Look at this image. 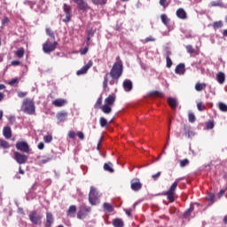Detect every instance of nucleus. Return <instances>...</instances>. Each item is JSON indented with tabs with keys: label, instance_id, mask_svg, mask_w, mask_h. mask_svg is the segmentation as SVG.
Wrapping results in <instances>:
<instances>
[{
	"label": "nucleus",
	"instance_id": "nucleus-1",
	"mask_svg": "<svg viewBox=\"0 0 227 227\" xmlns=\"http://www.w3.org/2000/svg\"><path fill=\"white\" fill-rule=\"evenodd\" d=\"M123 74V62L121 60H119L115 63H114L112 69L110 70V73H106L104 77L103 81V89L108 90V82L111 84V86L114 85V81L118 82V80L121 77ZM109 75L112 77V81L109 82Z\"/></svg>",
	"mask_w": 227,
	"mask_h": 227
},
{
	"label": "nucleus",
	"instance_id": "nucleus-2",
	"mask_svg": "<svg viewBox=\"0 0 227 227\" xmlns=\"http://www.w3.org/2000/svg\"><path fill=\"white\" fill-rule=\"evenodd\" d=\"M21 111H23L25 114H35L36 111V107L35 106V101L31 98H25L22 102Z\"/></svg>",
	"mask_w": 227,
	"mask_h": 227
},
{
	"label": "nucleus",
	"instance_id": "nucleus-3",
	"mask_svg": "<svg viewBox=\"0 0 227 227\" xmlns=\"http://www.w3.org/2000/svg\"><path fill=\"white\" fill-rule=\"evenodd\" d=\"M178 184H180V179H176L172 185L170 186V188L168 189V191L165 192L163 193V196H167V199L168 200V201L170 203H174L175 202V192L176 191V187H178Z\"/></svg>",
	"mask_w": 227,
	"mask_h": 227
},
{
	"label": "nucleus",
	"instance_id": "nucleus-4",
	"mask_svg": "<svg viewBox=\"0 0 227 227\" xmlns=\"http://www.w3.org/2000/svg\"><path fill=\"white\" fill-rule=\"evenodd\" d=\"M100 200V194L95 186H90L89 192V202L92 205H98Z\"/></svg>",
	"mask_w": 227,
	"mask_h": 227
},
{
	"label": "nucleus",
	"instance_id": "nucleus-5",
	"mask_svg": "<svg viewBox=\"0 0 227 227\" xmlns=\"http://www.w3.org/2000/svg\"><path fill=\"white\" fill-rule=\"evenodd\" d=\"M57 47L58 42L54 41L53 43H51V41L47 40L43 44V51L45 54H51V52H54V51H56Z\"/></svg>",
	"mask_w": 227,
	"mask_h": 227
},
{
	"label": "nucleus",
	"instance_id": "nucleus-6",
	"mask_svg": "<svg viewBox=\"0 0 227 227\" xmlns=\"http://www.w3.org/2000/svg\"><path fill=\"white\" fill-rule=\"evenodd\" d=\"M91 212V207L82 205L77 212V219H85Z\"/></svg>",
	"mask_w": 227,
	"mask_h": 227
},
{
	"label": "nucleus",
	"instance_id": "nucleus-7",
	"mask_svg": "<svg viewBox=\"0 0 227 227\" xmlns=\"http://www.w3.org/2000/svg\"><path fill=\"white\" fill-rule=\"evenodd\" d=\"M28 217L33 224H35L37 226H40V224H42V216L40 214H38V212L36 211L30 212Z\"/></svg>",
	"mask_w": 227,
	"mask_h": 227
},
{
	"label": "nucleus",
	"instance_id": "nucleus-8",
	"mask_svg": "<svg viewBox=\"0 0 227 227\" xmlns=\"http://www.w3.org/2000/svg\"><path fill=\"white\" fill-rule=\"evenodd\" d=\"M16 149L23 153H29L30 152L29 144H27L26 141H18L16 143Z\"/></svg>",
	"mask_w": 227,
	"mask_h": 227
},
{
	"label": "nucleus",
	"instance_id": "nucleus-9",
	"mask_svg": "<svg viewBox=\"0 0 227 227\" xmlns=\"http://www.w3.org/2000/svg\"><path fill=\"white\" fill-rule=\"evenodd\" d=\"M74 2L75 4H77V10L79 12H88V10H91V7L86 3L84 0H72Z\"/></svg>",
	"mask_w": 227,
	"mask_h": 227
},
{
	"label": "nucleus",
	"instance_id": "nucleus-10",
	"mask_svg": "<svg viewBox=\"0 0 227 227\" xmlns=\"http://www.w3.org/2000/svg\"><path fill=\"white\" fill-rule=\"evenodd\" d=\"M63 11L66 14V18L63 20V22L66 24L72 20V7L67 4L63 5Z\"/></svg>",
	"mask_w": 227,
	"mask_h": 227
},
{
	"label": "nucleus",
	"instance_id": "nucleus-11",
	"mask_svg": "<svg viewBox=\"0 0 227 227\" xmlns=\"http://www.w3.org/2000/svg\"><path fill=\"white\" fill-rule=\"evenodd\" d=\"M27 155L19 152H14V160L18 164H26V162H27Z\"/></svg>",
	"mask_w": 227,
	"mask_h": 227
},
{
	"label": "nucleus",
	"instance_id": "nucleus-12",
	"mask_svg": "<svg viewBox=\"0 0 227 227\" xmlns=\"http://www.w3.org/2000/svg\"><path fill=\"white\" fill-rule=\"evenodd\" d=\"M130 187L132 191H135V192H137V191H141V189L143 188V184H141V181L139 180V178H136L131 180Z\"/></svg>",
	"mask_w": 227,
	"mask_h": 227
},
{
	"label": "nucleus",
	"instance_id": "nucleus-13",
	"mask_svg": "<svg viewBox=\"0 0 227 227\" xmlns=\"http://www.w3.org/2000/svg\"><path fill=\"white\" fill-rule=\"evenodd\" d=\"M52 224H54V215L51 212H46L44 227H52Z\"/></svg>",
	"mask_w": 227,
	"mask_h": 227
},
{
	"label": "nucleus",
	"instance_id": "nucleus-14",
	"mask_svg": "<svg viewBox=\"0 0 227 227\" xmlns=\"http://www.w3.org/2000/svg\"><path fill=\"white\" fill-rule=\"evenodd\" d=\"M93 67V60H90L87 65L83 66L80 70L76 72L78 75H84L88 72V69Z\"/></svg>",
	"mask_w": 227,
	"mask_h": 227
},
{
	"label": "nucleus",
	"instance_id": "nucleus-15",
	"mask_svg": "<svg viewBox=\"0 0 227 227\" xmlns=\"http://www.w3.org/2000/svg\"><path fill=\"white\" fill-rule=\"evenodd\" d=\"M67 103L68 102L67 101V99L57 98V99L53 100L51 104L55 107H63L64 106H67Z\"/></svg>",
	"mask_w": 227,
	"mask_h": 227
},
{
	"label": "nucleus",
	"instance_id": "nucleus-16",
	"mask_svg": "<svg viewBox=\"0 0 227 227\" xmlns=\"http://www.w3.org/2000/svg\"><path fill=\"white\" fill-rule=\"evenodd\" d=\"M175 73L179 75H184L185 74V64L180 63L176 67Z\"/></svg>",
	"mask_w": 227,
	"mask_h": 227
},
{
	"label": "nucleus",
	"instance_id": "nucleus-17",
	"mask_svg": "<svg viewBox=\"0 0 227 227\" xmlns=\"http://www.w3.org/2000/svg\"><path fill=\"white\" fill-rule=\"evenodd\" d=\"M176 15L178 19H181L182 20H185V19H187V12H185V10H184V8L177 9Z\"/></svg>",
	"mask_w": 227,
	"mask_h": 227
},
{
	"label": "nucleus",
	"instance_id": "nucleus-18",
	"mask_svg": "<svg viewBox=\"0 0 227 227\" xmlns=\"http://www.w3.org/2000/svg\"><path fill=\"white\" fill-rule=\"evenodd\" d=\"M75 212H77V207L75 205L70 206L67 211V217H75Z\"/></svg>",
	"mask_w": 227,
	"mask_h": 227
},
{
	"label": "nucleus",
	"instance_id": "nucleus-19",
	"mask_svg": "<svg viewBox=\"0 0 227 227\" xmlns=\"http://www.w3.org/2000/svg\"><path fill=\"white\" fill-rule=\"evenodd\" d=\"M114 102H116V97L114 95H109L106 99H105V105L106 106H114Z\"/></svg>",
	"mask_w": 227,
	"mask_h": 227
},
{
	"label": "nucleus",
	"instance_id": "nucleus-20",
	"mask_svg": "<svg viewBox=\"0 0 227 227\" xmlns=\"http://www.w3.org/2000/svg\"><path fill=\"white\" fill-rule=\"evenodd\" d=\"M122 87L125 91H132V88H133L132 81L125 80L122 83Z\"/></svg>",
	"mask_w": 227,
	"mask_h": 227
},
{
	"label": "nucleus",
	"instance_id": "nucleus-21",
	"mask_svg": "<svg viewBox=\"0 0 227 227\" xmlns=\"http://www.w3.org/2000/svg\"><path fill=\"white\" fill-rule=\"evenodd\" d=\"M168 104L171 109H176L178 107V101L175 98H168Z\"/></svg>",
	"mask_w": 227,
	"mask_h": 227
},
{
	"label": "nucleus",
	"instance_id": "nucleus-22",
	"mask_svg": "<svg viewBox=\"0 0 227 227\" xmlns=\"http://www.w3.org/2000/svg\"><path fill=\"white\" fill-rule=\"evenodd\" d=\"M216 81L219 82V84H224V81H226V76L224 75V73L219 72L216 74Z\"/></svg>",
	"mask_w": 227,
	"mask_h": 227
},
{
	"label": "nucleus",
	"instance_id": "nucleus-23",
	"mask_svg": "<svg viewBox=\"0 0 227 227\" xmlns=\"http://www.w3.org/2000/svg\"><path fill=\"white\" fill-rule=\"evenodd\" d=\"M3 134L6 139H10L12 137V128L4 127L3 129Z\"/></svg>",
	"mask_w": 227,
	"mask_h": 227
},
{
	"label": "nucleus",
	"instance_id": "nucleus-24",
	"mask_svg": "<svg viewBox=\"0 0 227 227\" xmlns=\"http://www.w3.org/2000/svg\"><path fill=\"white\" fill-rule=\"evenodd\" d=\"M101 111L104 114H111V113H113V108L110 105H104L101 107Z\"/></svg>",
	"mask_w": 227,
	"mask_h": 227
},
{
	"label": "nucleus",
	"instance_id": "nucleus-25",
	"mask_svg": "<svg viewBox=\"0 0 227 227\" xmlns=\"http://www.w3.org/2000/svg\"><path fill=\"white\" fill-rule=\"evenodd\" d=\"M149 97H155L158 98H162V97H164V93H162L159 90H152L149 92Z\"/></svg>",
	"mask_w": 227,
	"mask_h": 227
},
{
	"label": "nucleus",
	"instance_id": "nucleus-26",
	"mask_svg": "<svg viewBox=\"0 0 227 227\" xmlns=\"http://www.w3.org/2000/svg\"><path fill=\"white\" fill-rule=\"evenodd\" d=\"M113 226H114V227H123L124 226L123 220H121L120 218L114 219Z\"/></svg>",
	"mask_w": 227,
	"mask_h": 227
},
{
	"label": "nucleus",
	"instance_id": "nucleus-27",
	"mask_svg": "<svg viewBox=\"0 0 227 227\" xmlns=\"http://www.w3.org/2000/svg\"><path fill=\"white\" fill-rule=\"evenodd\" d=\"M205 88H207V83L203 82H197L195 84V90L196 91H203V90H205Z\"/></svg>",
	"mask_w": 227,
	"mask_h": 227
},
{
	"label": "nucleus",
	"instance_id": "nucleus-28",
	"mask_svg": "<svg viewBox=\"0 0 227 227\" xmlns=\"http://www.w3.org/2000/svg\"><path fill=\"white\" fill-rule=\"evenodd\" d=\"M67 116H68V114L67 113H59V114H57V119L60 122L65 121L67 120Z\"/></svg>",
	"mask_w": 227,
	"mask_h": 227
},
{
	"label": "nucleus",
	"instance_id": "nucleus-29",
	"mask_svg": "<svg viewBox=\"0 0 227 227\" xmlns=\"http://www.w3.org/2000/svg\"><path fill=\"white\" fill-rule=\"evenodd\" d=\"M184 136L186 137H191V136H192V130H191V126L184 125Z\"/></svg>",
	"mask_w": 227,
	"mask_h": 227
},
{
	"label": "nucleus",
	"instance_id": "nucleus-30",
	"mask_svg": "<svg viewBox=\"0 0 227 227\" xmlns=\"http://www.w3.org/2000/svg\"><path fill=\"white\" fill-rule=\"evenodd\" d=\"M91 3L96 6H104V4H107V0H91Z\"/></svg>",
	"mask_w": 227,
	"mask_h": 227
},
{
	"label": "nucleus",
	"instance_id": "nucleus-31",
	"mask_svg": "<svg viewBox=\"0 0 227 227\" xmlns=\"http://www.w3.org/2000/svg\"><path fill=\"white\" fill-rule=\"evenodd\" d=\"M192 212H194V205L192 204L190 207L184 213V217H189Z\"/></svg>",
	"mask_w": 227,
	"mask_h": 227
},
{
	"label": "nucleus",
	"instance_id": "nucleus-32",
	"mask_svg": "<svg viewBox=\"0 0 227 227\" xmlns=\"http://www.w3.org/2000/svg\"><path fill=\"white\" fill-rule=\"evenodd\" d=\"M103 207L105 210H106V212H114V207H113V206L107 202L103 204Z\"/></svg>",
	"mask_w": 227,
	"mask_h": 227
},
{
	"label": "nucleus",
	"instance_id": "nucleus-33",
	"mask_svg": "<svg viewBox=\"0 0 227 227\" xmlns=\"http://www.w3.org/2000/svg\"><path fill=\"white\" fill-rule=\"evenodd\" d=\"M160 20H161L162 24H164V26H168V24H169V18H168V15L161 14Z\"/></svg>",
	"mask_w": 227,
	"mask_h": 227
},
{
	"label": "nucleus",
	"instance_id": "nucleus-34",
	"mask_svg": "<svg viewBox=\"0 0 227 227\" xmlns=\"http://www.w3.org/2000/svg\"><path fill=\"white\" fill-rule=\"evenodd\" d=\"M111 166H112L111 162L105 163L104 164L105 171H108L109 173H114V169H113V167H111Z\"/></svg>",
	"mask_w": 227,
	"mask_h": 227
},
{
	"label": "nucleus",
	"instance_id": "nucleus-35",
	"mask_svg": "<svg viewBox=\"0 0 227 227\" xmlns=\"http://www.w3.org/2000/svg\"><path fill=\"white\" fill-rule=\"evenodd\" d=\"M102 97H99L97 100V102L94 105V108L96 109H102Z\"/></svg>",
	"mask_w": 227,
	"mask_h": 227
},
{
	"label": "nucleus",
	"instance_id": "nucleus-36",
	"mask_svg": "<svg viewBox=\"0 0 227 227\" xmlns=\"http://www.w3.org/2000/svg\"><path fill=\"white\" fill-rule=\"evenodd\" d=\"M218 107H219V110L222 111V113H227V106H226V104H224L223 102H219L218 103Z\"/></svg>",
	"mask_w": 227,
	"mask_h": 227
},
{
	"label": "nucleus",
	"instance_id": "nucleus-37",
	"mask_svg": "<svg viewBox=\"0 0 227 227\" xmlns=\"http://www.w3.org/2000/svg\"><path fill=\"white\" fill-rule=\"evenodd\" d=\"M17 58H24V48H20L15 51Z\"/></svg>",
	"mask_w": 227,
	"mask_h": 227
},
{
	"label": "nucleus",
	"instance_id": "nucleus-38",
	"mask_svg": "<svg viewBox=\"0 0 227 227\" xmlns=\"http://www.w3.org/2000/svg\"><path fill=\"white\" fill-rule=\"evenodd\" d=\"M0 147L8 149L10 148V143H8L6 140H0Z\"/></svg>",
	"mask_w": 227,
	"mask_h": 227
},
{
	"label": "nucleus",
	"instance_id": "nucleus-39",
	"mask_svg": "<svg viewBox=\"0 0 227 227\" xmlns=\"http://www.w3.org/2000/svg\"><path fill=\"white\" fill-rule=\"evenodd\" d=\"M53 159H54V156H52V155L44 157V159H43L41 160V164H47V162H51V160H53Z\"/></svg>",
	"mask_w": 227,
	"mask_h": 227
},
{
	"label": "nucleus",
	"instance_id": "nucleus-40",
	"mask_svg": "<svg viewBox=\"0 0 227 227\" xmlns=\"http://www.w3.org/2000/svg\"><path fill=\"white\" fill-rule=\"evenodd\" d=\"M46 35H48V36H51V38H52V40H56V35H54V32L51 29V28H46Z\"/></svg>",
	"mask_w": 227,
	"mask_h": 227
},
{
	"label": "nucleus",
	"instance_id": "nucleus-41",
	"mask_svg": "<svg viewBox=\"0 0 227 227\" xmlns=\"http://www.w3.org/2000/svg\"><path fill=\"white\" fill-rule=\"evenodd\" d=\"M179 166H180V168H185V166H189V160H187V159L181 160L179 161Z\"/></svg>",
	"mask_w": 227,
	"mask_h": 227
},
{
	"label": "nucleus",
	"instance_id": "nucleus-42",
	"mask_svg": "<svg viewBox=\"0 0 227 227\" xmlns=\"http://www.w3.org/2000/svg\"><path fill=\"white\" fill-rule=\"evenodd\" d=\"M214 29H221L223 27V21H215L213 23Z\"/></svg>",
	"mask_w": 227,
	"mask_h": 227
},
{
	"label": "nucleus",
	"instance_id": "nucleus-43",
	"mask_svg": "<svg viewBox=\"0 0 227 227\" xmlns=\"http://www.w3.org/2000/svg\"><path fill=\"white\" fill-rule=\"evenodd\" d=\"M99 125L100 127H107V120L104 117H100L99 119Z\"/></svg>",
	"mask_w": 227,
	"mask_h": 227
},
{
	"label": "nucleus",
	"instance_id": "nucleus-44",
	"mask_svg": "<svg viewBox=\"0 0 227 227\" xmlns=\"http://www.w3.org/2000/svg\"><path fill=\"white\" fill-rule=\"evenodd\" d=\"M185 49H186L188 54H194V52H195L194 48H193L192 45H191V44L187 45V46L185 47Z\"/></svg>",
	"mask_w": 227,
	"mask_h": 227
},
{
	"label": "nucleus",
	"instance_id": "nucleus-45",
	"mask_svg": "<svg viewBox=\"0 0 227 227\" xmlns=\"http://www.w3.org/2000/svg\"><path fill=\"white\" fill-rule=\"evenodd\" d=\"M188 119H189L190 123H194V121H196V116L192 113H190L188 114Z\"/></svg>",
	"mask_w": 227,
	"mask_h": 227
},
{
	"label": "nucleus",
	"instance_id": "nucleus-46",
	"mask_svg": "<svg viewBox=\"0 0 227 227\" xmlns=\"http://www.w3.org/2000/svg\"><path fill=\"white\" fill-rule=\"evenodd\" d=\"M44 143H52V135H46L43 137Z\"/></svg>",
	"mask_w": 227,
	"mask_h": 227
},
{
	"label": "nucleus",
	"instance_id": "nucleus-47",
	"mask_svg": "<svg viewBox=\"0 0 227 227\" xmlns=\"http://www.w3.org/2000/svg\"><path fill=\"white\" fill-rule=\"evenodd\" d=\"M214 121H208L207 122H206V127L207 130H211V129H214Z\"/></svg>",
	"mask_w": 227,
	"mask_h": 227
},
{
	"label": "nucleus",
	"instance_id": "nucleus-48",
	"mask_svg": "<svg viewBox=\"0 0 227 227\" xmlns=\"http://www.w3.org/2000/svg\"><path fill=\"white\" fill-rule=\"evenodd\" d=\"M197 109L198 111H205L207 107L205 106V105H203V103L199 102L197 103Z\"/></svg>",
	"mask_w": 227,
	"mask_h": 227
},
{
	"label": "nucleus",
	"instance_id": "nucleus-49",
	"mask_svg": "<svg viewBox=\"0 0 227 227\" xmlns=\"http://www.w3.org/2000/svg\"><path fill=\"white\" fill-rule=\"evenodd\" d=\"M166 61H167V68H171L173 65V61L171 60V58H169V56L166 57Z\"/></svg>",
	"mask_w": 227,
	"mask_h": 227
},
{
	"label": "nucleus",
	"instance_id": "nucleus-50",
	"mask_svg": "<svg viewBox=\"0 0 227 227\" xmlns=\"http://www.w3.org/2000/svg\"><path fill=\"white\" fill-rule=\"evenodd\" d=\"M160 5L163 8H168V6H169V3H168V0H160Z\"/></svg>",
	"mask_w": 227,
	"mask_h": 227
},
{
	"label": "nucleus",
	"instance_id": "nucleus-51",
	"mask_svg": "<svg viewBox=\"0 0 227 227\" xmlns=\"http://www.w3.org/2000/svg\"><path fill=\"white\" fill-rule=\"evenodd\" d=\"M7 24H10V18L5 17L2 20V27H4V26H7Z\"/></svg>",
	"mask_w": 227,
	"mask_h": 227
},
{
	"label": "nucleus",
	"instance_id": "nucleus-52",
	"mask_svg": "<svg viewBox=\"0 0 227 227\" xmlns=\"http://www.w3.org/2000/svg\"><path fill=\"white\" fill-rule=\"evenodd\" d=\"M207 200L208 201H211V203H214V201H215V195H214V193H209Z\"/></svg>",
	"mask_w": 227,
	"mask_h": 227
},
{
	"label": "nucleus",
	"instance_id": "nucleus-53",
	"mask_svg": "<svg viewBox=\"0 0 227 227\" xmlns=\"http://www.w3.org/2000/svg\"><path fill=\"white\" fill-rule=\"evenodd\" d=\"M67 136H68V137H69L70 139H75V131L70 130V131L68 132Z\"/></svg>",
	"mask_w": 227,
	"mask_h": 227
},
{
	"label": "nucleus",
	"instance_id": "nucleus-54",
	"mask_svg": "<svg viewBox=\"0 0 227 227\" xmlns=\"http://www.w3.org/2000/svg\"><path fill=\"white\" fill-rule=\"evenodd\" d=\"M89 49H90V45H86V47H84L82 50H81V54L82 55H84V54H86L87 52H88V51H89Z\"/></svg>",
	"mask_w": 227,
	"mask_h": 227
},
{
	"label": "nucleus",
	"instance_id": "nucleus-55",
	"mask_svg": "<svg viewBox=\"0 0 227 227\" xmlns=\"http://www.w3.org/2000/svg\"><path fill=\"white\" fill-rule=\"evenodd\" d=\"M19 78H14L9 82L10 86H13V84H18Z\"/></svg>",
	"mask_w": 227,
	"mask_h": 227
},
{
	"label": "nucleus",
	"instance_id": "nucleus-56",
	"mask_svg": "<svg viewBox=\"0 0 227 227\" xmlns=\"http://www.w3.org/2000/svg\"><path fill=\"white\" fill-rule=\"evenodd\" d=\"M26 95H27V92H22V91L18 92V97L20 98H24V97H26Z\"/></svg>",
	"mask_w": 227,
	"mask_h": 227
},
{
	"label": "nucleus",
	"instance_id": "nucleus-57",
	"mask_svg": "<svg viewBox=\"0 0 227 227\" xmlns=\"http://www.w3.org/2000/svg\"><path fill=\"white\" fill-rule=\"evenodd\" d=\"M77 136H78L79 139H82V140L84 139V133L82 131H78Z\"/></svg>",
	"mask_w": 227,
	"mask_h": 227
},
{
	"label": "nucleus",
	"instance_id": "nucleus-58",
	"mask_svg": "<svg viewBox=\"0 0 227 227\" xmlns=\"http://www.w3.org/2000/svg\"><path fill=\"white\" fill-rule=\"evenodd\" d=\"M160 176V172H158L152 176V178L154 180H159V177Z\"/></svg>",
	"mask_w": 227,
	"mask_h": 227
},
{
	"label": "nucleus",
	"instance_id": "nucleus-59",
	"mask_svg": "<svg viewBox=\"0 0 227 227\" xmlns=\"http://www.w3.org/2000/svg\"><path fill=\"white\" fill-rule=\"evenodd\" d=\"M148 42H155V38L153 36H149L145 38V43Z\"/></svg>",
	"mask_w": 227,
	"mask_h": 227
},
{
	"label": "nucleus",
	"instance_id": "nucleus-60",
	"mask_svg": "<svg viewBox=\"0 0 227 227\" xmlns=\"http://www.w3.org/2000/svg\"><path fill=\"white\" fill-rule=\"evenodd\" d=\"M38 150H43L45 148V145L43 142H40L37 145Z\"/></svg>",
	"mask_w": 227,
	"mask_h": 227
},
{
	"label": "nucleus",
	"instance_id": "nucleus-61",
	"mask_svg": "<svg viewBox=\"0 0 227 227\" xmlns=\"http://www.w3.org/2000/svg\"><path fill=\"white\" fill-rule=\"evenodd\" d=\"M124 212L129 217L132 215V209H124Z\"/></svg>",
	"mask_w": 227,
	"mask_h": 227
},
{
	"label": "nucleus",
	"instance_id": "nucleus-62",
	"mask_svg": "<svg viewBox=\"0 0 227 227\" xmlns=\"http://www.w3.org/2000/svg\"><path fill=\"white\" fill-rule=\"evenodd\" d=\"M12 67H19V65H20V61L13 60V61H12Z\"/></svg>",
	"mask_w": 227,
	"mask_h": 227
},
{
	"label": "nucleus",
	"instance_id": "nucleus-63",
	"mask_svg": "<svg viewBox=\"0 0 227 227\" xmlns=\"http://www.w3.org/2000/svg\"><path fill=\"white\" fill-rule=\"evenodd\" d=\"M25 4H29V6H31V8H33V6H35V4H36V3L31 2V1H26Z\"/></svg>",
	"mask_w": 227,
	"mask_h": 227
},
{
	"label": "nucleus",
	"instance_id": "nucleus-64",
	"mask_svg": "<svg viewBox=\"0 0 227 227\" xmlns=\"http://www.w3.org/2000/svg\"><path fill=\"white\" fill-rule=\"evenodd\" d=\"M9 122L11 125H13V123H15V118L13 116L9 117Z\"/></svg>",
	"mask_w": 227,
	"mask_h": 227
}]
</instances>
